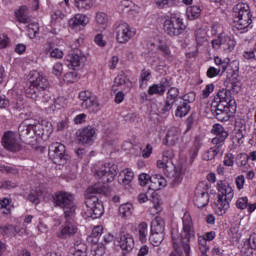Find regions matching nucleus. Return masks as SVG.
<instances>
[{
    "label": "nucleus",
    "instance_id": "8",
    "mask_svg": "<svg viewBox=\"0 0 256 256\" xmlns=\"http://www.w3.org/2000/svg\"><path fill=\"white\" fill-rule=\"evenodd\" d=\"M185 27L183 18L179 15H172L164 22V31L170 36L181 35L185 31Z\"/></svg>",
    "mask_w": 256,
    "mask_h": 256
},
{
    "label": "nucleus",
    "instance_id": "43",
    "mask_svg": "<svg viewBox=\"0 0 256 256\" xmlns=\"http://www.w3.org/2000/svg\"><path fill=\"white\" fill-rule=\"evenodd\" d=\"M105 245L103 243L95 242L91 246V255L93 256H103L105 255Z\"/></svg>",
    "mask_w": 256,
    "mask_h": 256
},
{
    "label": "nucleus",
    "instance_id": "53",
    "mask_svg": "<svg viewBox=\"0 0 256 256\" xmlns=\"http://www.w3.org/2000/svg\"><path fill=\"white\" fill-rule=\"evenodd\" d=\"M198 246L202 255H205L209 251V245H207V240L203 236H198Z\"/></svg>",
    "mask_w": 256,
    "mask_h": 256
},
{
    "label": "nucleus",
    "instance_id": "5",
    "mask_svg": "<svg viewBox=\"0 0 256 256\" xmlns=\"http://www.w3.org/2000/svg\"><path fill=\"white\" fill-rule=\"evenodd\" d=\"M30 86L26 89V97L37 101L41 92L49 89V80L40 72H30Z\"/></svg>",
    "mask_w": 256,
    "mask_h": 256
},
{
    "label": "nucleus",
    "instance_id": "57",
    "mask_svg": "<svg viewBox=\"0 0 256 256\" xmlns=\"http://www.w3.org/2000/svg\"><path fill=\"white\" fill-rule=\"evenodd\" d=\"M151 79V71L149 70H142L140 73V87H143V83H147Z\"/></svg>",
    "mask_w": 256,
    "mask_h": 256
},
{
    "label": "nucleus",
    "instance_id": "15",
    "mask_svg": "<svg viewBox=\"0 0 256 256\" xmlns=\"http://www.w3.org/2000/svg\"><path fill=\"white\" fill-rule=\"evenodd\" d=\"M220 105H223L225 109H229L231 113L237 111V105L235 99L231 96V92L227 89H221L217 93Z\"/></svg>",
    "mask_w": 256,
    "mask_h": 256
},
{
    "label": "nucleus",
    "instance_id": "47",
    "mask_svg": "<svg viewBox=\"0 0 256 256\" xmlns=\"http://www.w3.org/2000/svg\"><path fill=\"white\" fill-rule=\"evenodd\" d=\"M249 206V198L247 196H242L237 198L235 202V207L239 209L240 211H245L247 207Z\"/></svg>",
    "mask_w": 256,
    "mask_h": 256
},
{
    "label": "nucleus",
    "instance_id": "44",
    "mask_svg": "<svg viewBox=\"0 0 256 256\" xmlns=\"http://www.w3.org/2000/svg\"><path fill=\"white\" fill-rule=\"evenodd\" d=\"M75 7L79 11H89L93 7V0H75Z\"/></svg>",
    "mask_w": 256,
    "mask_h": 256
},
{
    "label": "nucleus",
    "instance_id": "11",
    "mask_svg": "<svg viewBox=\"0 0 256 256\" xmlns=\"http://www.w3.org/2000/svg\"><path fill=\"white\" fill-rule=\"evenodd\" d=\"M135 35H137V30L131 28L127 23H120L116 26V41L121 45L129 43Z\"/></svg>",
    "mask_w": 256,
    "mask_h": 256
},
{
    "label": "nucleus",
    "instance_id": "63",
    "mask_svg": "<svg viewBox=\"0 0 256 256\" xmlns=\"http://www.w3.org/2000/svg\"><path fill=\"white\" fill-rule=\"evenodd\" d=\"M213 115L218 121H226L227 113L219 108L213 111Z\"/></svg>",
    "mask_w": 256,
    "mask_h": 256
},
{
    "label": "nucleus",
    "instance_id": "48",
    "mask_svg": "<svg viewBox=\"0 0 256 256\" xmlns=\"http://www.w3.org/2000/svg\"><path fill=\"white\" fill-rule=\"evenodd\" d=\"M64 83H77L79 81V74L77 72H67L63 76Z\"/></svg>",
    "mask_w": 256,
    "mask_h": 256
},
{
    "label": "nucleus",
    "instance_id": "4",
    "mask_svg": "<svg viewBox=\"0 0 256 256\" xmlns=\"http://www.w3.org/2000/svg\"><path fill=\"white\" fill-rule=\"evenodd\" d=\"M54 207L62 209L64 217H75L77 205L75 204V195L71 192L58 191L52 196Z\"/></svg>",
    "mask_w": 256,
    "mask_h": 256
},
{
    "label": "nucleus",
    "instance_id": "19",
    "mask_svg": "<svg viewBox=\"0 0 256 256\" xmlns=\"http://www.w3.org/2000/svg\"><path fill=\"white\" fill-rule=\"evenodd\" d=\"M181 141V129L178 127H170L166 133L165 144L173 147Z\"/></svg>",
    "mask_w": 256,
    "mask_h": 256
},
{
    "label": "nucleus",
    "instance_id": "61",
    "mask_svg": "<svg viewBox=\"0 0 256 256\" xmlns=\"http://www.w3.org/2000/svg\"><path fill=\"white\" fill-rule=\"evenodd\" d=\"M0 171L1 173H10L11 175H17V173H19V170H17V168L5 166L3 164H0Z\"/></svg>",
    "mask_w": 256,
    "mask_h": 256
},
{
    "label": "nucleus",
    "instance_id": "14",
    "mask_svg": "<svg viewBox=\"0 0 256 256\" xmlns=\"http://www.w3.org/2000/svg\"><path fill=\"white\" fill-rule=\"evenodd\" d=\"M64 219V224L61 226L60 231L57 232L59 239H69L79 231L77 224H75V217H64Z\"/></svg>",
    "mask_w": 256,
    "mask_h": 256
},
{
    "label": "nucleus",
    "instance_id": "3",
    "mask_svg": "<svg viewBox=\"0 0 256 256\" xmlns=\"http://www.w3.org/2000/svg\"><path fill=\"white\" fill-rule=\"evenodd\" d=\"M217 189L216 213L217 215H225L229 210L233 197H235V190L231 184L223 180L217 182Z\"/></svg>",
    "mask_w": 256,
    "mask_h": 256
},
{
    "label": "nucleus",
    "instance_id": "23",
    "mask_svg": "<svg viewBox=\"0 0 256 256\" xmlns=\"http://www.w3.org/2000/svg\"><path fill=\"white\" fill-rule=\"evenodd\" d=\"M119 246L122 251H126V253H131V251L135 249V238H133V235L129 233L122 234L120 236Z\"/></svg>",
    "mask_w": 256,
    "mask_h": 256
},
{
    "label": "nucleus",
    "instance_id": "39",
    "mask_svg": "<svg viewBox=\"0 0 256 256\" xmlns=\"http://www.w3.org/2000/svg\"><path fill=\"white\" fill-rule=\"evenodd\" d=\"M164 239L165 233L162 232H151V235L149 237V241L154 247H159L161 243H163Z\"/></svg>",
    "mask_w": 256,
    "mask_h": 256
},
{
    "label": "nucleus",
    "instance_id": "42",
    "mask_svg": "<svg viewBox=\"0 0 256 256\" xmlns=\"http://www.w3.org/2000/svg\"><path fill=\"white\" fill-rule=\"evenodd\" d=\"M151 203L152 206L149 209V213L150 215L155 217V215H158V213H161V211H163V207H161V199L153 198Z\"/></svg>",
    "mask_w": 256,
    "mask_h": 256
},
{
    "label": "nucleus",
    "instance_id": "58",
    "mask_svg": "<svg viewBox=\"0 0 256 256\" xmlns=\"http://www.w3.org/2000/svg\"><path fill=\"white\" fill-rule=\"evenodd\" d=\"M177 97H179V89H177L176 87L170 88L167 93V99L175 102V99H177Z\"/></svg>",
    "mask_w": 256,
    "mask_h": 256
},
{
    "label": "nucleus",
    "instance_id": "12",
    "mask_svg": "<svg viewBox=\"0 0 256 256\" xmlns=\"http://www.w3.org/2000/svg\"><path fill=\"white\" fill-rule=\"evenodd\" d=\"M2 145L7 151H11V153H17L22 149L19 135L13 131H8L4 134Z\"/></svg>",
    "mask_w": 256,
    "mask_h": 256
},
{
    "label": "nucleus",
    "instance_id": "9",
    "mask_svg": "<svg viewBox=\"0 0 256 256\" xmlns=\"http://www.w3.org/2000/svg\"><path fill=\"white\" fill-rule=\"evenodd\" d=\"M235 39L231 35H227L225 33L220 34L216 39L212 40V47L216 51H224L225 53H231L233 49H235Z\"/></svg>",
    "mask_w": 256,
    "mask_h": 256
},
{
    "label": "nucleus",
    "instance_id": "32",
    "mask_svg": "<svg viewBox=\"0 0 256 256\" xmlns=\"http://www.w3.org/2000/svg\"><path fill=\"white\" fill-rule=\"evenodd\" d=\"M31 125H35V119L30 118L24 120L18 127L19 136L27 137V135H30L32 131Z\"/></svg>",
    "mask_w": 256,
    "mask_h": 256
},
{
    "label": "nucleus",
    "instance_id": "55",
    "mask_svg": "<svg viewBox=\"0 0 256 256\" xmlns=\"http://www.w3.org/2000/svg\"><path fill=\"white\" fill-rule=\"evenodd\" d=\"M52 75H54L55 77H61V75H63V63H54V65L52 66Z\"/></svg>",
    "mask_w": 256,
    "mask_h": 256
},
{
    "label": "nucleus",
    "instance_id": "35",
    "mask_svg": "<svg viewBox=\"0 0 256 256\" xmlns=\"http://www.w3.org/2000/svg\"><path fill=\"white\" fill-rule=\"evenodd\" d=\"M159 51H161L163 58L168 60L169 63H172V61H175V55L171 52V48L165 42H160L157 46Z\"/></svg>",
    "mask_w": 256,
    "mask_h": 256
},
{
    "label": "nucleus",
    "instance_id": "2",
    "mask_svg": "<svg viewBox=\"0 0 256 256\" xmlns=\"http://www.w3.org/2000/svg\"><path fill=\"white\" fill-rule=\"evenodd\" d=\"M101 191L103 190L97 184L88 187V189L86 190L85 192L86 217H90L91 219H99L100 217H103V213H105V209L103 208V203H101V201H99V198H97L95 195L97 193H101Z\"/></svg>",
    "mask_w": 256,
    "mask_h": 256
},
{
    "label": "nucleus",
    "instance_id": "10",
    "mask_svg": "<svg viewBox=\"0 0 256 256\" xmlns=\"http://www.w3.org/2000/svg\"><path fill=\"white\" fill-rule=\"evenodd\" d=\"M48 155L55 165H65L67 159H69V156L65 154V145L59 142L52 143L49 146Z\"/></svg>",
    "mask_w": 256,
    "mask_h": 256
},
{
    "label": "nucleus",
    "instance_id": "1",
    "mask_svg": "<svg viewBox=\"0 0 256 256\" xmlns=\"http://www.w3.org/2000/svg\"><path fill=\"white\" fill-rule=\"evenodd\" d=\"M197 240L195 224L191 214L185 212L182 217V232L172 231V245L178 256H191V243Z\"/></svg>",
    "mask_w": 256,
    "mask_h": 256
},
{
    "label": "nucleus",
    "instance_id": "54",
    "mask_svg": "<svg viewBox=\"0 0 256 256\" xmlns=\"http://www.w3.org/2000/svg\"><path fill=\"white\" fill-rule=\"evenodd\" d=\"M214 63L215 65H218L222 71V73H224V71L227 70V68L229 67V58H227V61L221 59L220 57H215L214 58Z\"/></svg>",
    "mask_w": 256,
    "mask_h": 256
},
{
    "label": "nucleus",
    "instance_id": "62",
    "mask_svg": "<svg viewBox=\"0 0 256 256\" xmlns=\"http://www.w3.org/2000/svg\"><path fill=\"white\" fill-rule=\"evenodd\" d=\"M221 68H215V67H213V66H210L209 68H208V70H207V77L209 78V79H214V77H217V76H219V73H221Z\"/></svg>",
    "mask_w": 256,
    "mask_h": 256
},
{
    "label": "nucleus",
    "instance_id": "38",
    "mask_svg": "<svg viewBox=\"0 0 256 256\" xmlns=\"http://www.w3.org/2000/svg\"><path fill=\"white\" fill-rule=\"evenodd\" d=\"M165 91H167L165 84H153L148 88V95H165Z\"/></svg>",
    "mask_w": 256,
    "mask_h": 256
},
{
    "label": "nucleus",
    "instance_id": "18",
    "mask_svg": "<svg viewBox=\"0 0 256 256\" xmlns=\"http://www.w3.org/2000/svg\"><path fill=\"white\" fill-rule=\"evenodd\" d=\"M67 61L69 63L68 67L76 71V69H79L87 61V58L81 52H72L68 55Z\"/></svg>",
    "mask_w": 256,
    "mask_h": 256
},
{
    "label": "nucleus",
    "instance_id": "37",
    "mask_svg": "<svg viewBox=\"0 0 256 256\" xmlns=\"http://www.w3.org/2000/svg\"><path fill=\"white\" fill-rule=\"evenodd\" d=\"M15 15L19 23H27L29 21V9L26 6H21L16 10Z\"/></svg>",
    "mask_w": 256,
    "mask_h": 256
},
{
    "label": "nucleus",
    "instance_id": "27",
    "mask_svg": "<svg viewBox=\"0 0 256 256\" xmlns=\"http://www.w3.org/2000/svg\"><path fill=\"white\" fill-rule=\"evenodd\" d=\"M167 187V179L162 175L155 174L150 176V189L153 191H159Z\"/></svg>",
    "mask_w": 256,
    "mask_h": 256
},
{
    "label": "nucleus",
    "instance_id": "59",
    "mask_svg": "<svg viewBox=\"0 0 256 256\" xmlns=\"http://www.w3.org/2000/svg\"><path fill=\"white\" fill-rule=\"evenodd\" d=\"M235 185L238 191H242V189H245V176L244 175H238L235 178Z\"/></svg>",
    "mask_w": 256,
    "mask_h": 256
},
{
    "label": "nucleus",
    "instance_id": "49",
    "mask_svg": "<svg viewBox=\"0 0 256 256\" xmlns=\"http://www.w3.org/2000/svg\"><path fill=\"white\" fill-rule=\"evenodd\" d=\"M171 160H168L165 157H161V159L157 160L156 165L158 167V169H162V171H164V173H167V171H169V163Z\"/></svg>",
    "mask_w": 256,
    "mask_h": 256
},
{
    "label": "nucleus",
    "instance_id": "30",
    "mask_svg": "<svg viewBox=\"0 0 256 256\" xmlns=\"http://www.w3.org/2000/svg\"><path fill=\"white\" fill-rule=\"evenodd\" d=\"M214 145L215 146L206 150L202 154L203 161H213V159H215V157H217V155H219V153H223V149H222L223 146H221L220 144H214Z\"/></svg>",
    "mask_w": 256,
    "mask_h": 256
},
{
    "label": "nucleus",
    "instance_id": "51",
    "mask_svg": "<svg viewBox=\"0 0 256 256\" xmlns=\"http://www.w3.org/2000/svg\"><path fill=\"white\" fill-rule=\"evenodd\" d=\"M34 122V124L30 125L34 135H43V121L39 122L38 120L34 119Z\"/></svg>",
    "mask_w": 256,
    "mask_h": 256
},
{
    "label": "nucleus",
    "instance_id": "6",
    "mask_svg": "<svg viewBox=\"0 0 256 256\" xmlns=\"http://www.w3.org/2000/svg\"><path fill=\"white\" fill-rule=\"evenodd\" d=\"M92 172L102 183H112L119 173V167L113 162H97L92 167Z\"/></svg>",
    "mask_w": 256,
    "mask_h": 256
},
{
    "label": "nucleus",
    "instance_id": "22",
    "mask_svg": "<svg viewBox=\"0 0 256 256\" xmlns=\"http://www.w3.org/2000/svg\"><path fill=\"white\" fill-rule=\"evenodd\" d=\"M43 49H44V53L46 55H48V57L50 59H63V57H65V52H63V50L57 48V47H54L53 46V42L51 41H47L44 46H43Z\"/></svg>",
    "mask_w": 256,
    "mask_h": 256
},
{
    "label": "nucleus",
    "instance_id": "26",
    "mask_svg": "<svg viewBox=\"0 0 256 256\" xmlns=\"http://www.w3.org/2000/svg\"><path fill=\"white\" fill-rule=\"evenodd\" d=\"M185 176V170L181 166H176L172 175L169 178V185L171 187H179L183 182V177Z\"/></svg>",
    "mask_w": 256,
    "mask_h": 256
},
{
    "label": "nucleus",
    "instance_id": "28",
    "mask_svg": "<svg viewBox=\"0 0 256 256\" xmlns=\"http://www.w3.org/2000/svg\"><path fill=\"white\" fill-rule=\"evenodd\" d=\"M135 211V207L132 203H123L118 208V215L121 219H131L133 217V213Z\"/></svg>",
    "mask_w": 256,
    "mask_h": 256
},
{
    "label": "nucleus",
    "instance_id": "31",
    "mask_svg": "<svg viewBox=\"0 0 256 256\" xmlns=\"http://www.w3.org/2000/svg\"><path fill=\"white\" fill-rule=\"evenodd\" d=\"M68 256H88L87 244L76 241L74 247H72L68 253Z\"/></svg>",
    "mask_w": 256,
    "mask_h": 256
},
{
    "label": "nucleus",
    "instance_id": "20",
    "mask_svg": "<svg viewBox=\"0 0 256 256\" xmlns=\"http://www.w3.org/2000/svg\"><path fill=\"white\" fill-rule=\"evenodd\" d=\"M212 133L216 135L212 139L213 145L223 146V142L225 141V139H227V137H229V134L227 133V131H225V128H223L221 124H215L212 128Z\"/></svg>",
    "mask_w": 256,
    "mask_h": 256
},
{
    "label": "nucleus",
    "instance_id": "40",
    "mask_svg": "<svg viewBox=\"0 0 256 256\" xmlns=\"http://www.w3.org/2000/svg\"><path fill=\"white\" fill-rule=\"evenodd\" d=\"M189 111H191V106L187 102H183L182 104L178 105L175 115L176 117H187L189 115Z\"/></svg>",
    "mask_w": 256,
    "mask_h": 256
},
{
    "label": "nucleus",
    "instance_id": "21",
    "mask_svg": "<svg viewBox=\"0 0 256 256\" xmlns=\"http://www.w3.org/2000/svg\"><path fill=\"white\" fill-rule=\"evenodd\" d=\"M95 128L88 126L80 130L78 135V141L83 143V145H89V143H93L95 141Z\"/></svg>",
    "mask_w": 256,
    "mask_h": 256
},
{
    "label": "nucleus",
    "instance_id": "41",
    "mask_svg": "<svg viewBox=\"0 0 256 256\" xmlns=\"http://www.w3.org/2000/svg\"><path fill=\"white\" fill-rule=\"evenodd\" d=\"M195 35L197 47H205V45H208L207 32H205V30L199 29L196 31Z\"/></svg>",
    "mask_w": 256,
    "mask_h": 256
},
{
    "label": "nucleus",
    "instance_id": "56",
    "mask_svg": "<svg viewBox=\"0 0 256 256\" xmlns=\"http://www.w3.org/2000/svg\"><path fill=\"white\" fill-rule=\"evenodd\" d=\"M175 3V0H155V4L158 9H165V7H171Z\"/></svg>",
    "mask_w": 256,
    "mask_h": 256
},
{
    "label": "nucleus",
    "instance_id": "50",
    "mask_svg": "<svg viewBox=\"0 0 256 256\" xmlns=\"http://www.w3.org/2000/svg\"><path fill=\"white\" fill-rule=\"evenodd\" d=\"M37 33H39V24L31 23L28 25V37L30 39H35L37 37Z\"/></svg>",
    "mask_w": 256,
    "mask_h": 256
},
{
    "label": "nucleus",
    "instance_id": "7",
    "mask_svg": "<svg viewBox=\"0 0 256 256\" xmlns=\"http://www.w3.org/2000/svg\"><path fill=\"white\" fill-rule=\"evenodd\" d=\"M233 16L236 29L243 31L251 27V9L249 4L240 2L233 7Z\"/></svg>",
    "mask_w": 256,
    "mask_h": 256
},
{
    "label": "nucleus",
    "instance_id": "52",
    "mask_svg": "<svg viewBox=\"0 0 256 256\" xmlns=\"http://www.w3.org/2000/svg\"><path fill=\"white\" fill-rule=\"evenodd\" d=\"M67 105V100L64 97H58L54 100V104L50 107L52 111H55L56 109H63Z\"/></svg>",
    "mask_w": 256,
    "mask_h": 256
},
{
    "label": "nucleus",
    "instance_id": "60",
    "mask_svg": "<svg viewBox=\"0 0 256 256\" xmlns=\"http://www.w3.org/2000/svg\"><path fill=\"white\" fill-rule=\"evenodd\" d=\"M51 100V93H49L47 90L40 92L37 100L34 101H41L42 103H49Z\"/></svg>",
    "mask_w": 256,
    "mask_h": 256
},
{
    "label": "nucleus",
    "instance_id": "36",
    "mask_svg": "<svg viewBox=\"0 0 256 256\" xmlns=\"http://www.w3.org/2000/svg\"><path fill=\"white\" fill-rule=\"evenodd\" d=\"M151 233H165V220L156 217L151 224Z\"/></svg>",
    "mask_w": 256,
    "mask_h": 256
},
{
    "label": "nucleus",
    "instance_id": "16",
    "mask_svg": "<svg viewBox=\"0 0 256 256\" xmlns=\"http://www.w3.org/2000/svg\"><path fill=\"white\" fill-rule=\"evenodd\" d=\"M67 13H69V0H63L58 4V9L54 10L51 14V24L57 25L65 19Z\"/></svg>",
    "mask_w": 256,
    "mask_h": 256
},
{
    "label": "nucleus",
    "instance_id": "17",
    "mask_svg": "<svg viewBox=\"0 0 256 256\" xmlns=\"http://www.w3.org/2000/svg\"><path fill=\"white\" fill-rule=\"evenodd\" d=\"M89 18L85 14H76L68 21L70 29L74 31H83L85 26L89 23Z\"/></svg>",
    "mask_w": 256,
    "mask_h": 256
},
{
    "label": "nucleus",
    "instance_id": "25",
    "mask_svg": "<svg viewBox=\"0 0 256 256\" xmlns=\"http://www.w3.org/2000/svg\"><path fill=\"white\" fill-rule=\"evenodd\" d=\"M96 31L103 33L109 27V16L105 12H97L95 15Z\"/></svg>",
    "mask_w": 256,
    "mask_h": 256
},
{
    "label": "nucleus",
    "instance_id": "29",
    "mask_svg": "<svg viewBox=\"0 0 256 256\" xmlns=\"http://www.w3.org/2000/svg\"><path fill=\"white\" fill-rule=\"evenodd\" d=\"M115 87H121L124 91H127V89H131V87H133V83L124 73H121L114 79L113 89H115Z\"/></svg>",
    "mask_w": 256,
    "mask_h": 256
},
{
    "label": "nucleus",
    "instance_id": "45",
    "mask_svg": "<svg viewBox=\"0 0 256 256\" xmlns=\"http://www.w3.org/2000/svg\"><path fill=\"white\" fill-rule=\"evenodd\" d=\"M138 233H139V240H140L142 243H145V242L147 241V235H148V233H149L147 223L142 222V223L138 226Z\"/></svg>",
    "mask_w": 256,
    "mask_h": 256
},
{
    "label": "nucleus",
    "instance_id": "46",
    "mask_svg": "<svg viewBox=\"0 0 256 256\" xmlns=\"http://www.w3.org/2000/svg\"><path fill=\"white\" fill-rule=\"evenodd\" d=\"M0 209L3 210L4 215H9L11 209H13V204H11V199L3 198L0 200Z\"/></svg>",
    "mask_w": 256,
    "mask_h": 256
},
{
    "label": "nucleus",
    "instance_id": "24",
    "mask_svg": "<svg viewBox=\"0 0 256 256\" xmlns=\"http://www.w3.org/2000/svg\"><path fill=\"white\" fill-rule=\"evenodd\" d=\"M133 179H135V172L131 168L123 169L118 176V182L123 187H129L133 183Z\"/></svg>",
    "mask_w": 256,
    "mask_h": 256
},
{
    "label": "nucleus",
    "instance_id": "34",
    "mask_svg": "<svg viewBox=\"0 0 256 256\" xmlns=\"http://www.w3.org/2000/svg\"><path fill=\"white\" fill-rule=\"evenodd\" d=\"M201 6L199 5H193L189 6L186 9V16L189 21H195V19H199L201 17Z\"/></svg>",
    "mask_w": 256,
    "mask_h": 256
},
{
    "label": "nucleus",
    "instance_id": "13",
    "mask_svg": "<svg viewBox=\"0 0 256 256\" xmlns=\"http://www.w3.org/2000/svg\"><path fill=\"white\" fill-rule=\"evenodd\" d=\"M208 189L209 187L205 182H200L196 187L194 205H196L198 209H203V207H207V205H209V193H207Z\"/></svg>",
    "mask_w": 256,
    "mask_h": 256
},
{
    "label": "nucleus",
    "instance_id": "64",
    "mask_svg": "<svg viewBox=\"0 0 256 256\" xmlns=\"http://www.w3.org/2000/svg\"><path fill=\"white\" fill-rule=\"evenodd\" d=\"M19 233V228L13 225H8L4 228L5 235H17Z\"/></svg>",
    "mask_w": 256,
    "mask_h": 256
},
{
    "label": "nucleus",
    "instance_id": "33",
    "mask_svg": "<svg viewBox=\"0 0 256 256\" xmlns=\"http://www.w3.org/2000/svg\"><path fill=\"white\" fill-rule=\"evenodd\" d=\"M82 107L90 113H97L99 111V99L94 95L88 101L82 102Z\"/></svg>",
    "mask_w": 256,
    "mask_h": 256
}]
</instances>
